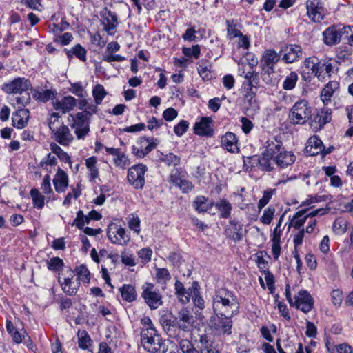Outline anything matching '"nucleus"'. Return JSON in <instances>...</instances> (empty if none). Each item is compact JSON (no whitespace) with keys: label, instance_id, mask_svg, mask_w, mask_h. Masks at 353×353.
Listing matches in <instances>:
<instances>
[{"label":"nucleus","instance_id":"obj_47","mask_svg":"<svg viewBox=\"0 0 353 353\" xmlns=\"http://www.w3.org/2000/svg\"><path fill=\"white\" fill-rule=\"evenodd\" d=\"M89 223L90 220L88 216L84 215L82 210H79L72 225H76L79 229L81 230L84 228L85 223L88 224Z\"/></svg>","mask_w":353,"mask_h":353},{"label":"nucleus","instance_id":"obj_17","mask_svg":"<svg viewBox=\"0 0 353 353\" xmlns=\"http://www.w3.org/2000/svg\"><path fill=\"white\" fill-rule=\"evenodd\" d=\"M105 150L108 154L114 157L113 163L116 167L125 170L130 165V161L128 157L124 152H121L120 148L105 147Z\"/></svg>","mask_w":353,"mask_h":353},{"label":"nucleus","instance_id":"obj_60","mask_svg":"<svg viewBox=\"0 0 353 353\" xmlns=\"http://www.w3.org/2000/svg\"><path fill=\"white\" fill-rule=\"evenodd\" d=\"M343 36L344 39L347 41V43L350 46H353V26H345L343 28Z\"/></svg>","mask_w":353,"mask_h":353},{"label":"nucleus","instance_id":"obj_34","mask_svg":"<svg viewBox=\"0 0 353 353\" xmlns=\"http://www.w3.org/2000/svg\"><path fill=\"white\" fill-rule=\"evenodd\" d=\"M119 290L123 299L128 302L134 301L137 298L135 289L131 285H123Z\"/></svg>","mask_w":353,"mask_h":353},{"label":"nucleus","instance_id":"obj_64","mask_svg":"<svg viewBox=\"0 0 353 353\" xmlns=\"http://www.w3.org/2000/svg\"><path fill=\"white\" fill-rule=\"evenodd\" d=\"M272 195H273L272 191H265L263 192V195L262 198L259 201L258 208L259 209H262L263 207H265L270 201Z\"/></svg>","mask_w":353,"mask_h":353},{"label":"nucleus","instance_id":"obj_43","mask_svg":"<svg viewBox=\"0 0 353 353\" xmlns=\"http://www.w3.org/2000/svg\"><path fill=\"white\" fill-rule=\"evenodd\" d=\"M298 81V75L295 72H291L283 83V88L286 90H292Z\"/></svg>","mask_w":353,"mask_h":353},{"label":"nucleus","instance_id":"obj_3","mask_svg":"<svg viewBox=\"0 0 353 353\" xmlns=\"http://www.w3.org/2000/svg\"><path fill=\"white\" fill-rule=\"evenodd\" d=\"M141 342L144 350L149 353H165L168 350L155 328L142 329Z\"/></svg>","mask_w":353,"mask_h":353},{"label":"nucleus","instance_id":"obj_52","mask_svg":"<svg viewBox=\"0 0 353 353\" xmlns=\"http://www.w3.org/2000/svg\"><path fill=\"white\" fill-rule=\"evenodd\" d=\"M331 299L332 304L335 307H339L343 299L342 291L339 289L333 290L331 292Z\"/></svg>","mask_w":353,"mask_h":353},{"label":"nucleus","instance_id":"obj_7","mask_svg":"<svg viewBox=\"0 0 353 353\" xmlns=\"http://www.w3.org/2000/svg\"><path fill=\"white\" fill-rule=\"evenodd\" d=\"M54 122L50 123L53 139L63 146H68L74 140V137L69 128L65 125H58Z\"/></svg>","mask_w":353,"mask_h":353},{"label":"nucleus","instance_id":"obj_58","mask_svg":"<svg viewBox=\"0 0 353 353\" xmlns=\"http://www.w3.org/2000/svg\"><path fill=\"white\" fill-rule=\"evenodd\" d=\"M10 335L12 336L14 342H15L17 344L21 343L23 339H25L26 336H27L26 330H24L23 329L19 330L17 329L14 332L11 333V334H10Z\"/></svg>","mask_w":353,"mask_h":353},{"label":"nucleus","instance_id":"obj_38","mask_svg":"<svg viewBox=\"0 0 353 353\" xmlns=\"http://www.w3.org/2000/svg\"><path fill=\"white\" fill-rule=\"evenodd\" d=\"M227 36L230 39L242 36L241 32L237 28V25L234 20H227Z\"/></svg>","mask_w":353,"mask_h":353},{"label":"nucleus","instance_id":"obj_9","mask_svg":"<svg viewBox=\"0 0 353 353\" xmlns=\"http://www.w3.org/2000/svg\"><path fill=\"white\" fill-rule=\"evenodd\" d=\"M293 306L297 310L307 314L314 307V300L311 294L305 290H301L294 296Z\"/></svg>","mask_w":353,"mask_h":353},{"label":"nucleus","instance_id":"obj_15","mask_svg":"<svg viewBox=\"0 0 353 353\" xmlns=\"http://www.w3.org/2000/svg\"><path fill=\"white\" fill-rule=\"evenodd\" d=\"M280 59V55L273 50H267L263 53L261 60V66L262 70L266 73L274 72V65Z\"/></svg>","mask_w":353,"mask_h":353},{"label":"nucleus","instance_id":"obj_11","mask_svg":"<svg viewBox=\"0 0 353 353\" xmlns=\"http://www.w3.org/2000/svg\"><path fill=\"white\" fill-rule=\"evenodd\" d=\"M31 88V83L28 79L24 77H17L5 83L2 90L7 94H19L28 91Z\"/></svg>","mask_w":353,"mask_h":353},{"label":"nucleus","instance_id":"obj_45","mask_svg":"<svg viewBox=\"0 0 353 353\" xmlns=\"http://www.w3.org/2000/svg\"><path fill=\"white\" fill-rule=\"evenodd\" d=\"M194 206L199 212L208 211L212 205L207 203V199L204 196H199L194 201Z\"/></svg>","mask_w":353,"mask_h":353},{"label":"nucleus","instance_id":"obj_40","mask_svg":"<svg viewBox=\"0 0 353 353\" xmlns=\"http://www.w3.org/2000/svg\"><path fill=\"white\" fill-rule=\"evenodd\" d=\"M92 95L94 99L95 103L97 105H99L102 103L103 99L107 95V92L102 85L97 84L92 90Z\"/></svg>","mask_w":353,"mask_h":353},{"label":"nucleus","instance_id":"obj_19","mask_svg":"<svg viewBox=\"0 0 353 353\" xmlns=\"http://www.w3.org/2000/svg\"><path fill=\"white\" fill-rule=\"evenodd\" d=\"M321 3L319 0H307L306 3L307 13L308 16L314 21L319 22L323 19V15L321 13Z\"/></svg>","mask_w":353,"mask_h":353},{"label":"nucleus","instance_id":"obj_39","mask_svg":"<svg viewBox=\"0 0 353 353\" xmlns=\"http://www.w3.org/2000/svg\"><path fill=\"white\" fill-rule=\"evenodd\" d=\"M179 347L182 353H199V348L197 350L188 339H181Z\"/></svg>","mask_w":353,"mask_h":353},{"label":"nucleus","instance_id":"obj_29","mask_svg":"<svg viewBox=\"0 0 353 353\" xmlns=\"http://www.w3.org/2000/svg\"><path fill=\"white\" fill-rule=\"evenodd\" d=\"M199 343V353H220L219 350L214 346L212 341L209 340L205 335L200 336Z\"/></svg>","mask_w":353,"mask_h":353},{"label":"nucleus","instance_id":"obj_26","mask_svg":"<svg viewBox=\"0 0 353 353\" xmlns=\"http://www.w3.org/2000/svg\"><path fill=\"white\" fill-rule=\"evenodd\" d=\"M221 145L230 152L238 150L237 139L232 132H227L221 138Z\"/></svg>","mask_w":353,"mask_h":353},{"label":"nucleus","instance_id":"obj_56","mask_svg":"<svg viewBox=\"0 0 353 353\" xmlns=\"http://www.w3.org/2000/svg\"><path fill=\"white\" fill-rule=\"evenodd\" d=\"M180 157L174 155L172 153H169L166 154L163 159L162 161L166 163L168 165H177L180 163Z\"/></svg>","mask_w":353,"mask_h":353},{"label":"nucleus","instance_id":"obj_42","mask_svg":"<svg viewBox=\"0 0 353 353\" xmlns=\"http://www.w3.org/2000/svg\"><path fill=\"white\" fill-rule=\"evenodd\" d=\"M128 228L137 234L141 232V221L137 214H131L128 218Z\"/></svg>","mask_w":353,"mask_h":353},{"label":"nucleus","instance_id":"obj_55","mask_svg":"<svg viewBox=\"0 0 353 353\" xmlns=\"http://www.w3.org/2000/svg\"><path fill=\"white\" fill-rule=\"evenodd\" d=\"M41 190H42L43 194H45L47 196H48V195L53 193L52 189L51 188V184H50V175L46 174L44 176V178L43 179V182L41 183Z\"/></svg>","mask_w":353,"mask_h":353},{"label":"nucleus","instance_id":"obj_44","mask_svg":"<svg viewBox=\"0 0 353 353\" xmlns=\"http://www.w3.org/2000/svg\"><path fill=\"white\" fill-rule=\"evenodd\" d=\"M78 279L83 283L90 282V272L85 265H81L76 268Z\"/></svg>","mask_w":353,"mask_h":353},{"label":"nucleus","instance_id":"obj_20","mask_svg":"<svg viewBox=\"0 0 353 353\" xmlns=\"http://www.w3.org/2000/svg\"><path fill=\"white\" fill-rule=\"evenodd\" d=\"M29 119V111L27 109L19 108L12 114V120L13 125L19 129L23 128Z\"/></svg>","mask_w":353,"mask_h":353},{"label":"nucleus","instance_id":"obj_28","mask_svg":"<svg viewBox=\"0 0 353 353\" xmlns=\"http://www.w3.org/2000/svg\"><path fill=\"white\" fill-rule=\"evenodd\" d=\"M199 285L197 282L194 281L192 284L191 290L192 293V302L196 307H198L199 310H203L205 308V301L201 295L199 290Z\"/></svg>","mask_w":353,"mask_h":353},{"label":"nucleus","instance_id":"obj_49","mask_svg":"<svg viewBox=\"0 0 353 353\" xmlns=\"http://www.w3.org/2000/svg\"><path fill=\"white\" fill-rule=\"evenodd\" d=\"M333 230L336 234H342L347 230V222L342 219H336L333 223Z\"/></svg>","mask_w":353,"mask_h":353},{"label":"nucleus","instance_id":"obj_21","mask_svg":"<svg viewBox=\"0 0 353 353\" xmlns=\"http://www.w3.org/2000/svg\"><path fill=\"white\" fill-rule=\"evenodd\" d=\"M343 28L338 30L336 27H330L323 32V40L327 45H334L340 41L343 35Z\"/></svg>","mask_w":353,"mask_h":353},{"label":"nucleus","instance_id":"obj_53","mask_svg":"<svg viewBox=\"0 0 353 353\" xmlns=\"http://www.w3.org/2000/svg\"><path fill=\"white\" fill-rule=\"evenodd\" d=\"M30 99L31 98L30 94L26 91L16 97V103L19 106V108H22V107L26 106L30 103Z\"/></svg>","mask_w":353,"mask_h":353},{"label":"nucleus","instance_id":"obj_33","mask_svg":"<svg viewBox=\"0 0 353 353\" xmlns=\"http://www.w3.org/2000/svg\"><path fill=\"white\" fill-rule=\"evenodd\" d=\"M97 159L96 157H91L85 160V165L89 171L91 181H94L99 176V170L97 168Z\"/></svg>","mask_w":353,"mask_h":353},{"label":"nucleus","instance_id":"obj_10","mask_svg":"<svg viewBox=\"0 0 353 353\" xmlns=\"http://www.w3.org/2000/svg\"><path fill=\"white\" fill-rule=\"evenodd\" d=\"M108 239L113 243L125 245L130 241L125 229L116 223L109 224L107 230Z\"/></svg>","mask_w":353,"mask_h":353},{"label":"nucleus","instance_id":"obj_4","mask_svg":"<svg viewBox=\"0 0 353 353\" xmlns=\"http://www.w3.org/2000/svg\"><path fill=\"white\" fill-rule=\"evenodd\" d=\"M311 116L312 109L305 99L296 102L290 112V119L294 124H304Z\"/></svg>","mask_w":353,"mask_h":353},{"label":"nucleus","instance_id":"obj_24","mask_svg":"<svg viewBox=\"0 0 353 353\" xmlns=\"http://www.w3.org/2000/svg\"><path fill=\"white\" fill-rule=\"evenodd\" d=\"M339 88V83L333 81H330L322 90L321 99L324 105H327L331 102V99L336 90Z\"/></svg>","mask_w":353,"mask_h":353},{"label":"nucleus","instance_id":"obj_48","mask_svg":"<svg viewBox=\"0 0 353 353\" xmlns=\"http://www.w3.org/2000/svg\"><path fill=\"white\" fill-rule=\"evenodd\" d=\"M318 123L320 125H324L327 123L330 122L332 119L331 110L327 108H323L321 112L317 115Z\"/></svg>","mask_w":353,"mask_h":353},{"label":"nucleus","instance_id":"obj_62","mask_svg":"<svg viewBox=\"0 0 353 353\" xmlns=\"http://www.w3.org/2000/svg\"><path fill=\"white\" fill-rule=\"evenodd\" d=\"M177 115V111L173 108H168L163 112V117L167 121H173Z\"/></svg>","mask_w":353,"mask_h":353},{"label":"nucleus","instance_id":"obj_13","mask_svg":"<svg viewBox=\"0 0 353 353\" xmlns=\"http://www.w3.org/2000/svg\"><path fill=\"white\" fill-rule=\"evenodd\" d=\"M194 320V316L191 312L185 309H181L175 317L173 323L176 325L179 329L188 332L193 326Z\"/></svg>","mask_w":353,"mask_h":353},{"label":"nucleus","instance_id":"obj_22","mask_svg":"<svg viewBox=\"0 0 353 353\" xmlns=\"http://www.w3.org/2000/svg\"><path fill=\"white\" fill-rule=\"evenodd\" d=\"M69 275L68 277L63 279V281H61V278L59 279V282L61 283L62 290L64 292L68 295H73L77 292L78 284L72 281L74 277V272L72 270L68 271Z\"/></svg>","mask_w":353,"mask_h":353},{"label":"nucleus","instance_id":"obj_59","mask_svg":"<svg viewBox=\"0 0 353 353\" xmlns=\"http://www.w3.org/2000/svg\"><path fill=\"white\" fill-rule=\"evenodd\" d=\"M21 3L26 4L28 8L37 11H41L43 9V6L39 0H21Z\"/></svg>","mask_w":353,"mask_h":353},{"label":"nucleus","instance_id":"obj_14","mask_svg":"<svg viewBox=\"0 0 353 353\" xmlns=\"http://www.w3.org/2000/svg\"><path fill=\"white\" fill-rule=\"evenodd\" d=\"M193 130L196 135L212 137L214 134L212 119L210 117H202L199 122L194 124Z\"/></svg>","mask_w":353,"mask_h":353},{"label":"nucleus","instance_id":"obj_23","mask_svg":"<svg viewBox=\"0 0 353 353\" xmlns=\"http://www.w3.org/2000/svg\"><path fill=\"white\" fill-rule=\"evenodd\" d=\"M77 104V100L74 97L68 96L65 97L61 101L54 103V108L56 110H61L63 113L70 112Z\"/></svg>","mask_w":353,"mask_h":353},{"label":"nucleus","instance_id":"obj_61","mask_svg":"<svg viewBox=\"0 0 353 353\" xmlns=\"http://www.w3.org/2000/svg\"><path fill=\"white\" fill-rule=\"evenodd\" d=\"M121 257L122 263L126 266H134L137 264L133 254L123 252Z\"/></svg>","mask_w":353,"mask_h":353},{"label":"nucleus","instance_id":"obj_50","mask_svg":"<svg viewBox=\"0 0 353 353\" xmlns=\"http://www.w3.org/2000/svg\"><path fill=\"white\" fill-rule=\"evenodd\" d=\"M53 93L50 90H46L43 91H36L33 94V97L35 99L41 102H46L50 99Z\"/></svg>","mask_w":353,"mask_h":353},{"label":"nucleus","instance_id":"obj_31","mask_svg":"<svg viewBox=\"0 0 353 353\" xmlns=\"http://www.w3.org/2000/svg\"><path fill=\"white\" fill-rule=\"evenodd\" d=\"M86 50L80 44L75 45L71 50H68L66 52V54L69 59H72L73 56H75L82 61H86Z\"/></svg>","mask_w":353,"mask_h":353},{"label":"nucleus","instance_id":"obj_2","mask_svg":"<svg viewBox=\"0 0 353 353\" xmlns=\"http://www.w3.org/2000/svg\"><path fill=\"white\" fill-rule=\"evenodd\" d=\"M266 154L273 155V161L281 168L292 165L296 159L293 152L285 150L282 142L274 137L266 141Z\"/></svg>","mask_w":353,"mask_h":353},{"label":"nucleus","instance_id":"obj_57","mask_svg":"<svg viewBox=\"0 0 353 353\" xmlns=\"http://www.w3.org/2000/svg\"><path fill=\"white\" fill-rule=\"evenodd\" d=\"M188 123L185 120L181 121L176 125L174 128V133L179 136H182L188 128Z\"/></svg>","mask_w":353,"mask_h":353},{"label":"nucleus","instance_id":"obj_25","mask_svg":"<svg viewBox=\"0 0 353 353\" xmlns=\"http://www.w3.org/2000/svg\"><path fill=\"white\" fill-rule=\"evenodd\" d=\"M304 65L307 70V73L314 74L319 79L322 76V72L320 71V61L315 57L305 59Z\"/></svg>","mask_w":353,"mask_h":353},{"label":"nucleus","instance_id":"obj_63","mask_svg":"<svg viewBox=\"0 0 353 353\" xmlns=\"http://www.w3.org/2000/svg\"><path fill=\"white\" fill-rule=\"evenodd\" d=\"M152 250L150 248H143L138 252V256L145 262L151 260Z\"/></svg>","mask_w":353,"mask_h":353},{"label":"nucleus","instance_id":"obj_35","mask_svg":"<svg viewBox=\"0 0 353 353\" xmlns=\"http://www.w3.org/2000/svg\"><path fill=\"white\" fill-rule=\"evenodd\" d=\"M273 155H267L265 150L259 159V165L264 171H270L273 169Z\"/></svg>","mask_w":353,"mask_h":353},{"label":"nucleus","instance_id":"obj_41","mask_svg":"<svg viewBox=\"0 0 353 353\" xmlns=\"http://www.w3.org/2000/svg\"><path fill=\"white\" fill-rule=\"evenodd\" d=\"M91 339L88 333L85 331H79L78 332V345L83 350H87L91 345Z\"/></svg>","mask_w":353,"mask_h":353},{"label":"nucleus","instance_id":"obj_27","mask_svg":"<svg viewBox=\"0 0 353 353\" xmlns=\"http://www.w3.org/2000/svg\"><path fill=\"white\" fill-rule=\"evenodd\" d=\"M104 30L108 34L113 35L115 32V28L118 24L117 15L109 11L106 17L103 20Z\"/></svg>","mask_w":353,"mask_h":353},{"label":"nucleus","instance_id":"obj_18","mask_svg":"<svg viewBox=\"0 0 353 353\" xmlns=\"http://www.w3.org/2000/svg\"><path fill=\"white\" fill-rule=\"evenodd\" d=\"M53 184L56 192L58 193L64 192L68 186V174L61 168H58L54 176Z\"/></svg>","mask_w":353,"mask_h":353},{"label":"nucleus","instance_id":"obj_37","mask_svg":"<svg viewBox=\"0 0 353 353\" xmlns=\"http://www.w3.org/2000/svg\"><path fill=\"white\" fill-rule=\"evenodd\" d=\"M30 194L32 197L34 207L37 209H42L45 204V196L36 188H32L30 192Z\"/></svg>","mask_w":353,"mask_h":353},{"label":"nucleus","instance_id":"obj_1","mask_svg":"<svg viewBox=\"0 0 353 353\" xmlns=\"http://www.w3.org/2000/svg\"><path fill=\"white\" fill-rule=\"evenodd\" d=\"M214 316L211 318V327L217 335L232 334V318L239 312V302L234 292L225 288L216 289L212 297Z\"/></svg>","mask_w":353,"mask_h":353},{"label":"nucleus","instance_id":"obj_12","mask_svg":"<svg viewBox=\"0 0 353 353\" xmlns=\"http://www.w3.org/2000/svg\"><path fill=\"white\" fill-rule=\"evenodd\" d=\"M334 147L325 148L321 140L316 135L309 138L307 142L306 151L310 156L321 154L323 156L332 152Z\"/></svg>","mask_w":353,"mask_h":353},{"label":"nucleus","instance_id":"obj_51","mask_svg":"<svg viewBox=\"0 0 353 353\" xmlns=\"http://www.w3.org/2000/svg\"><path fill=\"white\" fill-rule=\"evenodd\" d=\"M274 212L275 209L274 208H268L264 210V212L260 219L261 221L264 224L269 225L273 219Z\"/></svg>","mask_w":353,"mask_h":353},{"label":"nucleus","instance_id":"obj_6","mask_svg":"<svg viewBox=\"0 0 353 353\" xmlns=\"http://www.w3.org/2000/svg\"><path fill=\"white\" fill-rule=\"evenodd\" d=\"M147 170L143 164H137L130 168L127 176L128 183L137 190L142 189L145 185V174Z\"/></svg>","mask_w":353,"mask_h":353},{"label":"nucleus","instance_id":"obj_36","mask_svg":"<svg viewBox=\"0 0 353 353\" xmlns=\"http://www.w3.org/2000/svg\"><path fill=\"white\" fill-rule=\"evenodd\" d=\"M50 148L51 151L54 154H55L61 161L68 163L70 165L71 164V158L69 156V154L65 151H63L62 148L60 146H59L57 143H50Z\"/></svg>","mask_w":353,"mask_h":353},{"label":"nucleus","instance_id":"obj_46","mask_svg":"<svg viewBox=\"0 0 353 353\" xmlns=\"http://www.w3.org/2000/svg\"><path fill=\"white\" fill-rule=\"evenodd\" d=\"M63 265V261L58 256L52 257L48 261V268L52 271H59Z\"/></svg>","mask_w":353,"mask_h":353},{"label":"nucleus","instance_id":"obj_5","mask_svg":"<svg viewBox=\"0 0 353 353\" xmlns=\"http://www.w3.org/2000/svg\"><path fill=\"white\" fill-rule=\"evenodd\" d=\"M89 114L88 112H81L70 115L72 118L71 128L78 139H84L90 132Z\"/></svg>","mask_w":353,"mask_h":353},{"label":"nucleus","instance_id":"obj_30","mask_svg":"<svg viewBox=\"0 0 353 353\" xmlns=\"http://www.w3.org/2000/svg\"><path fill=\"white\" fill-rule=\"evenodd\" d=\"M306 212V210H301L296 212L290 221L289 227H294L296 229H300L303 227L307 219L305 216Z\"/></svg>","mask_w":353,"mask_h":353},{"label":"nucleus","instance_id":"obj_32","mask_svg":"<svg viewBox=\"0 0 353 353\" xmlns=\"http://www.w3.org/2000/svg\"><path fill=\"white\" fill-rule=\"evenodd\" d=\"M216 208L220 213L221 218H229L232 211V205L226 199H222L215 204Z\"/></svg>","mask_w":353,"mask_h":353},{"label":"nucleus","instance_id":"obj_54","mask_svg":"<svg viewBox=\"0 0 353 353\" xmlns=\"http://www.w3.org/2000/svg\"><path fill=\"white\" fill-rule=\"evenodd\" d=\"M182 51L187 57H194L198 59L200 54V47L199 45H194L192 48H183Z\"/></svg>","mask_w":353,"mask_h":353},{"label":"nucleus","instance_id":"obj_16","mask_svg":"<svg viewBox=\"0 0 353 353\" xmlns=\"http://www.w3.org/2000/svg\"><path fill=\"white\" fill-rule=\"evenodd\" d=\"M282 60L287 63H292L302 57V48L298 45H288L281 50Z\"/></svg>","mask_w":353,"mask_h":353},{"label":"nucleus","instance_id":"obj_8","mask_svg":"<svg viewBox=\"0 0 353 353\" xmlns=\"http://www.w3.org/2000/svg\"><path fill=\"white\" fill-rule=\"evenodd\" d=\"M141 296L151 310L157 309L163 304L161 294L152 283H145L143 286Z\"/></svg>","mask_w":353,"mask_h":353}]
</instances>
